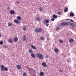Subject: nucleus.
<instances>
[{
  "mask_svg": "<svg viewBox=\"0 0 76 76\" xmlns=\"http://www.w3.org/2000/svg\"><path fill=\"white\" fill-rule=\"evenodd\" d=\"M36 57L38 58H39V59H43L44 58L43 55L42 54L40 53H37Z\"/></svg>",
  "mask_w": 76,
  "mask_h": 76,
  "instance_id": "1",
  "label": "nucleus"
},
{
  "mask_svg": "<svg viewBox=\"0 0 76 76\" xmlns=\"http://www.w3.org/2000/svg\"><path fill=\"white\" fill-rule=\"evenodd\" d=\"M41 31H43V30L41 28H37L34 30L35 32H36V33H38V32H41Z\"/></svg>",
  "mask_w": 76,
  "mask_h": 76,
  "instance_id": "2",
  "label": "nucleus"
},
{
  "mask_svg": "<svg viewBox=\"0 0 76 76\" xmlns=\"http://www.w3.org/2000/svg\"><path fill=\"white\" fill-rule=\"evenodd\" d=\"M69 23V22H62L61 23V25L62 26H68Z\"/></svg>",
  "mask_w": 76,
  "mask_h": 76,
  "instance_id": "3",
  "label": "nucleus"
},
{
  "mask_svg": "<svg viewBox=\"0 0 76 76\" xmlns=\"http://www.w3.org/2000/svg\"><path fill=\"white\" fill-rule=\"evenodd\" d=\"M69 24L68 25H70L72 28H75V25L74 24V23L69 22Z\"/></svg>",
  "mask_w": 76,
  "mask_h": 76,
  "instance_id": "4",
  "label": "nucleus"
},
{
  "mask_svg": "<svg viewBox=\"0 0 76 76\" xmlns=\"http://www.w3.org/2000/svg\"><path fill=\"white\" fill-rule=\"evenodd\" d=\"M4 66L2 65H1V70L2 71H4Z\"/></svg>",
  "mask_w": 76,
  "mask_h": 76,
  "instance_id": "5",
  "label": "nucleus"
},
{
  "mask_svg": "<svg viewBox=\"0 0 76 76\" xmlns=\"http://www.w3.org/2000/svg\"><path fill=\"white\" fill-rule=\"evenodd\" d=\"M54 51L55 53H58L59 50H58V49H57V48H56L54 50Z\"/></svg>",
  "mask_w": 76,
  "mask_h": 76,
  "instance_id": "6",
  "label": "nucleus"
},
{
  "mask_svg": "<svg viewBox=\"0 0 76 76\" xmlns=\"http://www.w3.org/2000/svg\"><path fill=\"white\" fill-rule=\"evenodd\" d=\"M7 42H9V43H12V42H13V40H12V39H9Z\"/></svg>",
  "mask_w": 76,
  "mask_h": 76,
  "instance_id": "7",
  "label": "nucleus"
},
{
  "mask_svg": "<svg viewBox=\"0 0 76 76\" xmlns=\"http://www.w3.org/2000/svg\"><path fill=\"white\" fill-rule=\"evenodd\" d=\"M17 68L18 69H22V67H21V66L20 65H16Z\"/></svg>",
  "mask_w": 76,
  "mask_h": 76,
  "instance_id": "8",
  "label": "nucleus"
},
{
  "mask_svg": "<svg viewBox=\"0 0 76 76\" xmlns=\"http://www.w3.org/2000/svg\"><path fill=\"white\" fill-rule=\"evenodd\" d=\"M42 66L43 67H46V66H47V64L45 63V62H43L42 63Z\"/></svg>",
  "mask_w": 76,
  "mask_h": 76,
  "instance_id": "9",
  "label": "nucleus"
},
{
  "mask_svg": "<svg viewBox=\"0 0 76 76\" xmlns=\"http://www.w3.org/2000/svg\"><path fill=\"white\" fill-rule=\"evenodd\" d=\"M14 22H15V23H18V24L20 23V22H19V20L17 19H15L14 20Z\"/></svg>",
  "mask_w": 76,
  "mask_h": 76,
  "instance_id": "10",
  "label": "nucleus"
},
{
  "mask_svg": "<svg viewBox=\"0 0 76 76\" xmlns=\"http://www.w3.org/2000/svg\"><path fill=\"white\" fill-rule=\"evenodd\" d=\"M23 41H24L26 42V36L24 35L23 36Z\"/></svg>",
  "mask_w": 76,
  "mask_h": 76,
  "instance_id": "11",
  "label": "nucleus"
},
{
  "mask_svg": "<svg viewBox=\"0 0 76 76\" xmlns=\"http://www.w3.org/2000/svg\"><path fill=\"white\" fill-rule=\"evenodd\" d=\"M10 14L13 15L15 13V11L13 10H11L10 12Z\"/></svg>",
  "mask_w": 76,
  "mask_h": 76,
  "instance_id": "12",
  "label": "nucleus"
},
{
  "mask_svg": "<svg viewBox=\"0 0 76 76\" xmlns=\"http://www.w3.org/2000/svg\"><path fill=\"white\" fill-rule=\"evenodd\" d=\"M35 19L37 21H38L39 22V21H40V18H39V17H37Z\"/></svg>",
  "mask_w": 76,
  "mask_h": 76,
  "instance_id": "13",
  "label": "nucleus"
},
{
  "mask_svg": "<svg viewBox=\"0 0 76 76\" xmlns=\"http://www.w3.org/2000/svg\"><path fill=\"white\" fill-rule=\"evenodd\" d=\"M70 16H72V17H73L75 16V14H74V13L72 12H70Z\"/></svg>",
  "mask_w": 76,
  "mask_h": 76,
  "instance_id": "14",
  "label": "nucleus"
},
{
  "mask_svg": "<svg viewBox=\"0 0 76 76\" xmlns=\"http://www.w3.org/2000/svg\"><path fill=\"white\" fill-rule=\"evenodd\" d=\"M52 16H53V18H54V19H56L58 17L55 14L53 15Z\"/></svg>",
  "mask_w": 76,
  "mask_h": 76,
  "instance_id": "15",
  "label": "nucleus"
},
{
  "mask_svg": "<svg viewBox=\"0 0 76 76\" xmlns=\"http://www.w3.org/2000/svg\"><path fill=\"white\" fill-rule=\"evenodd\" d=\"M18 41V37H15L14 38V42H17Z\"/></svg>",
  "mask_w": 76,
  "mask_h": 76,
  "instance_id": "16",
  "label": "nucleus"
},
{
  "mask_svg": "<svg viewBox=\"0 0 76 76\" xmlns=\"http://www.w3.org/2000/svg\"><path fill=\"white\" fill-rule=\"evenodd\" d=\"M31 48H33V49H34V50H36L37 49V48L36 47H35L33 45H32L31 46Z\"/></svg>",
  "mask_w": 76,
  "mask_h": 76,
  "instance_id": "17",
  "label": "nucleus"
},
{
  "mask_svg": "<svg viewBox=\"0 0 76 76\" xmlns=\"http://www.w3.org/2000/svg\"><path fill=\"white\" fill-rule=\"evenodd\" d=\"M31 56L33 58H35V55L34 53H31Z\"/></svg>",
  "mask_w": 76,
  "mask_h": 76,
  "instance_id": "18",
  "label": "nucleus"
},
{
  "mask_svg": "<svg viewBox=\"0 0 76 76\" xmlns=\"http://www.w3.org/2000/svg\"><path fill=\"white\" fill-rule=\"evenodd\" d=\"M29 53H31V54H32L33 53V50L31 49H30L28 50Z\"/></svg>",
  "mask_w": 76,
  "mask_h": 76,
  "instance_id": "19",
  "label": "nucleus"
},
{
  "mask_svg": "<svg viewBox=\"0 0 76 76\" xmlns=\"http://www.w3.org/2000/svg\"><path fill=\"white\" fill-rule=\"evenodd\" d=\"M8 26L9 27L11 26H12V24L10 23H8Z\"/></svg>",
  "mask_w": 76,
  "mask_h": 76,
  "instance_id": "20",
  "label": "nucleus"
},
{
  "mask_svg": "<svg viewBox=\"0 0 76 76\" xmlns=\"http://www.w3.org/2000/svg\"><path fill=\"white\" fill-rule=\"evenodd\" d=\"M68 10V8H67V7H66L65 9L64 10V12H67Z\"/></svg>",
  "mask_w": 76,
  "mask_h": 76,
  "instance_id": "21",
  "label": "nucleus"
},
{
  "mask_svg": "<svg viewBox=\"0 0 76 76\" xmlns=\"http://www.w3.org/2000/svg\"><path fill=\"white\" fill-rule=\"evenodd\" d=\"M74 40H73V39H70L69 40V42H73Z\"/></svg>",
  "mask_w": 76,
  "mask_h": 76,
  "instance_id": "22",
  "label": "nucleus"
},
{
  "mask_svg": "<svg viewBox=\"0 0 76 76\" xmlns=\"http://www.w3.org/2000/svg\"><path fill=\"white\" fill-rule=\"evenodd\" d=\"M44 75V72H41L40 73V75H41V76H43Z\"/></svg>",
  "mask_w": 76,
  "mask_h": 76,
  "instance_id": "23",
  "label": "nucleus"
},
{
  "mask_svg": "<svg viewBox=\"0 0 76 76\" xmlns=\"http://www.w3.org/2000/svg\"><path fill=\"white\" fill-rule=\"evenodd\" d=\"M39 11H40V12H42V7H39Z\"/></svg>",
  "mask_w": 76,
  "mask_h": 76,
  "instance_id": "24",
  "label": "nucleus"
},
{
  "mask_svg": "<svg viewBox=\"0 0 76 76\" xmlns=\"http://www.w3.org/2000/svg\"><path fill=\"white\" fill-rule=\"evenodd\" d=\"M27 75V74L26 73L24 72L23 73V76H26Z\"/></svg>",
  "mask_w": 76,
  "mask_h": 76,
  "instance_id": "25",
  "label": "nucleus"
},
{
  "mask_svg": "<svg viewBox=\"0 0 76 76\" xmlns=\"http://www.w3.org/2000/svg\"><path fill=\"white\" fill-rule=\"evenodd\" d=\"M17 19L18 20H20L21 19V17L20 16L17 17Z\"/></svg>",
  "mask_w": 76,
  "mask_h": 76,
  "instance_id": "26",
  "label": "nucleus"
},
{
  "mask_svg": "<svg viewBox=\"0 0 76 76\" xmlns=\"http://www.w3.org/2000/svg\"><path fill=\"white\" fill-rule=\"evenodd\" d=\"M45 22L46 23H49V20L47 19H46L45 20Z\"/></svg>",
  "mask_w": 76,
  "mask_h": 76,
  "instance_id": "27",
  "label": "nucleus"
},
{
  "mask_svg": "<svg viewBox=\"0 0 76 76\" xmlns=\"http://www.w3.org/2000/svg\"><path fill=\"white\" fill-rule=\"evenodd\" d=\"M59 29H60V27H59L56 28V31H58Z\"/></svg>",
  "mask_w": 76,
  "mask_h": 76,
  "instance_id": "28",
  "label": "nucleus"
},
{
  "mask_svg": "<svg viewBox=\"0 0 76 76\" xmlns=\"http://www.w3.org/2000/svg\"><path fill=\"white\" fill-rule=\"evenodd\" d=\"M3 47L4 48H7V46L6 45H4Z\"/></svg>",
  "mask_w": 76,
  "mask_h": 76,
  "instance_id": "29",
  "label": "nucleus"
},
{
  "mask_svg": "<svg viewBox=\"0 0 76 76\" xmlns=\"http://www.w3.org/2000/svg\"><path fill=\"white\" fill-rule=\"evenodd\" d=\"M59 41L60 43H63V40L61 39H60Z\"/></svg>",
  "mask_w": 76,
  "mask_h": 76,
  "instance_id": "30",
  "label": "nucleus"
},
{
  "mask_svg": "<svg viewBox=\"0 0 76 76\" xmlns=\"http://www.w3.org/2000/svg\"><path fill=\"white\" fill-rule=\"evenodd\" d=\"M23 31H26V27H23Z\"/></svg>",
  "mask_w": 76,
  "mask_h": 76,
  "instance_id": "31",
  "label": "nucleus"
},
{
  "mask_svg": "<svg viewBox=\"0 0 76 76\" xmlns=\"http://www.w3.org/2000/svg\"><path fill=\"white\" fill-rule=\"evenodd\" d=\"M4 70L5 71H7L8 70V68L7 67H5L4 69Z\"/></svg>",
  "mask_w": 76,
  "mask_h": 76,
  "instance_id": "32",
  "label": "nucleus"
},
{
  "mask_svg": "<svg viewBox=\"0 0 76 76\" xmlns=\"http://www.w3.org/2000/svg\"><path fill=\"white\" fill-rule=\"evenodd\" d=\"M40 38L41 39V40H43L44 39V37H40Z\"/></svg>",
  "mask_w": 76,
  "mask_h": 76,
  "instance_id": "33",
  "label": "nucleus"
},
{
  "mask_svg": "<svg viewBox=\"0 0 76 76\" xmlns=\"http://www.w3.org/2000/svg\"><path fill=\"white\" fill-rule=\"evenodd\" d=\"M58 15H61V12H58Z\"/></svg>",
  "mask_w": 76,
  "mask_h": 76,
  "instance_id": "34",
  "label": "nucleus"
},
{
  "mask_svg": "<svg viewBox=\"0 0 76 76\" xmlns=\"http://www.w3.org/2000/svg\"><path fill=\"white\" fill-rule=\"evenodd\" d=\"M3 44V42L1 41L0 42V44L1 45H2Z\"/></svg>",
  "mask_w": 76,
  "mask_h": 76,
  "instance_id": "35",
  "label": "nucleus"
},
{
  "mask_svg": "<svg viewBox=\"0 0 76 76\" xmlns=\"http://www.w3.org/2000/svg\"><path fill=\"white\" fill-rule=\"evenodd\" d=\"M20 3V2L19 1H17L16 2V3H17V4H19Z\"/></svg>",
  "mask_w": 76,
  "mask_h": 76,
  "instance_id": "36",
  "label": "nucleus"
},
{
  "mask_svg": "<svg viewBox=\"0 0 76 76\" xmlns=\"http://www.w3.org/2000/svg\"><path fill=\"white\" fill-rule=\"evenodd\" d=\"M51 20L52 21H54V18H52L51 19Z\"/></svg>",
  "mask_w": 76,
  "mask_h": 76,
  "instance_id": "37",
  "label": "nucleus"
},
{
  "mask_svg": "<svg viewBox=\"0 0 76 76\" xmlns=\"http://www.w3.org/2000/svg\"><path fill=\"white\" fill-rule=\"evenodd\" d=\"M45 25H46L47 27H48V24L47 23L45 24Z\"/></svg>",
  "mask_w": 76,
  "mask_h": 76,
  "instance_id": "38",
  "label": "nucleus"
},
{
  "mask_svg": "<svg viewBox=\"0 0 76 76\" xmlns=\"http://www.w3.org/2000/svg\"><path fill=\"white\" fill-rule=\"evenodd\" d=\"M70 20V21L71 22H74V21H73V20Z\"/></svg>",
  "mask_w": 76,
  "mask_h": 76,
  "instance_id": "39",
  "label": "nucleus"
},
{
  "mask_svg": "<svg viewBox=\"0 0 76 76\" xmlns=\"http://www.w3.org/2000/svg\"><path fill=\"white\" fill-rule=\"evenodd\" d=\"M59 72H62V70H61V69H60V70H59Z\"/></svg>",
  "mask_w": 76,
  "mask_h": 76,
  "instance_id": "40",
  "label": "nucleus"
},
{
  "mask_svg": "<svg viewBox=\"0 0 76 76\" xmlns=\"http://www.w3.org/2000/svg\"><path fill=\"white\" fill-rule=\"evenodd\" d=\"M48 57H49V56L48 55H47V56H46V58H48Z\"/></svg>",
  "mask_w": 76,
  "mask_h": 76,
  "instance_id": "41",
  "label": "nucleus"
},
{
  "mask_svg": "<svg viewBox=\"0 0 76 76\" xmlns=\"http://www.w3.org/2000/svg\"><path fill=\"white\" fill-rule=\"evenodd\" d=\"M70 20V19H66V20Z\"/></svg>",
  "mask_w": 76,
  "mask_h": 76,
  "instance_id": "42",
  "label": "nucleus"
},
{
  "mask_svg": "<svg viewBox=\"0 0 76 76\" xmlns=\"http://www.w3.org/2000/svg\"><path fill=\"white\" fill-rule=\"evenodd\" d=\"M1 34H0V37H1Z\"/></svg>",
  "mask_w": 76,
  "mask_h": 76,
  "instance_id": "43",
  "label": "nucleus"
},
{
  "mask_svg": "<svg viewBox=\"0 0 76 76\" xmlns=\"http://www.w3.org/2000/svg\"><path fill=\"white\" fill-rule=\"evenodd\" d=\"M45 24V22H43Z\"/></svg>",
  "mask_w": 76,
  "mask_h": 76,
  "instance_id": "44",
  "label": "nucleus"
},
{
  "mask_svg": "<svg viewBox=\"0 0 76 76\" xmlns=\"http://www.w3.org/2000/svg\"><path fill=\"white\" fill-rule=\"evenodd\" d=\"M9 7H8V8L9 9Z\"/></svg>",
  "mask_w": 76,
  "mask_h": 76,
  "instance_id": "45",
  "label": "nucleus"
}]
</instances>
